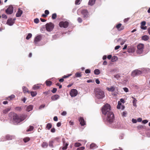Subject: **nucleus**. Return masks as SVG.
<instances>
[{"label":"nucleus","mask_w":150,"mask_h":150,"mask_svg":"<svg viewBox=\"0 0 150 150\" xmlns=\"http://www.w3.org/2000/svg\"><path fill=\"white\" fill-rule=\"evenodd\" d=\"M77 94V91L76 89H72L70 92V94L71 97H74Z\"/></svg>","instance_id":"nucleus-12"},{"label":"nucleus","mask_w":150,"mask_h":150,"mask_svg":"<svg viewBox=\"0 0 150 150\" xmlns=\"http://www.w3.org/2000/svg\"><path fill=\"white\" fill-rule=\"evenodd\" d=\"M15 18L12 19L11 18H9L7 20L6 24L10 26H12L15 23Z\"/></svg>","instance_id":"nucleus-10"},{"label":"nucleus","mask_w":150,"mask_h":150,"mask_svg":"<svg viewBox=\"0 0 150 150\" xmlns=\"http://www.w3.org/2000/svg\"><path fill=\"white\" fill-rule=\"evenodd\" d=\"M63 144L64 146L63 147L62 149L63 150H65L67 148L69 144L68 143H66L65 144V142L64 141L63 142Z\"/></svg>","instance_id":"nucleus-22"},{"label":"nucleus","mask_w":150,"mask_h":150,"mask_svg":"<svg viewBox=\"0 0 150 150\" xmlns=\"http://www.w3.org/2000/svg\"><path fill=\"white\" fill-rule=\"evenodd\" d=\"M40 86L38 85H34L33 87V88L34 90H37L40 88Z\"/></svg>","instance_id":"nucleus-35"},{"label":"nucleus","mask_w":150,"mask_h":150,"mask_svg":"<svg viewBox=\"0 0 150 150\" xmlns=\"http://www.w3.org/2000/svg\"><path fill=\"white\" fill-rule=\"evenodd\" d=\"M30 140V138L29 137H27L23 139V140L24 142L26 143L28 141H29Z\"/></svg>","instance_id":"nucleus-37"},{"label":"nucleus","mask_w":150,"mask_h":150,"mask_svg":"<svg viewBox=\"0 0 150 150\" xmlns=\"http://www.w3.org/2000/svg\"><path fill=\"white\" fill-rule=\"evenodd\" d=\"M57 91V89L56 88H54L52 90V91L53 93H54L56 92Z\"/></svg>","instance_id":"nucleus-52"},{"label":"nucleus","mask_w":150,"mask_h":150,"mask_svg":"<svg viewBox=\"0 0 150 150\" xmlns=\"http://www.w3.org/2000/svg\"><path fill=\"white\" fill-rule=\"evenodd\" d=\"M57 17V15L56 13L52 14V18L53 19H55Z\"/></svg>","instance_id":"nucleus-40"},{"label":"nucleus","mask_w":150,"mask_h":150,"mask_svg":"<svg viewBox=\"0 0 150 150\" xmlns=\"http://www.w3.org/2000/svg\"><path fill=\"white\" fill-rule=\"evenodd\" d=\"M2 18H4L5 19H7V16L5 14H2Z\"/></svg>","instance_id":"nucleus-58"},{"label":"nucleus","mask_w":150,"mask_h":150,"mask_svg":"<svg viewBox=\"0 0 150 150\" xmlns=\"http://www.w3.org/2000/svg\"><path fill=\"white\" fill-rule=\"evenodd\" d=\"M85 72L86 74H88L90 73V70L89 69H86L85 70Z\"/></svg>","instance_id":"nucleus-55"},{"label":"nucleus","mask_w":150,"mask_h":150,"mask_svg":"<svg viewBox=\"0 0 150 150\" xmlns=\"http://www.w3.org/2000/svg\"><path fill=\"white\" fill-rule=\"evenodd\" d=\"M144 47V45L143 44H139L137 46V53L139 54L142 53L143 52Z\"/></svg>","instance_id":"nucleus-7"},{"label":"nucleus","mask_w":150,"mask_h":150,"mask_svg":"<svg viewBox=\"0 0 150 150\" xmlns=\"http://www.w3.org/2000/svg\"><path fill=\"white\" fill-rule=\"evenodd\" d=\"M110 108V105L108 103L104 105L101 108L102 114L104 115H106L109 113V112H111Z\"/></svg>","instance_id":"nucleus-2"},{"label":"nucleus","mask_w":150,"mask_h":150,"mask_svg":"<svg viewBox=\"0 0 150 150\" xmlns=\"http://www.w3.org/2000/svg\"><path fill=\"white\" fill-rule=\"evenodd\" d=\"M13 8L12 5H10L6 10V13L8 14H11L13 11Z\"/></svg>","instance_id":"nucleus-9"},{"label":"nucleus","mask_w":150,"mask_h":150,"mask_svg":"<svg viewBox=\"0 0 150 150\" xmlns=\"http://www.w3.org/2000/svg\"><path fill=\"white\" fill-rule=\"evenodd\" d=\"M42 146L43 148H47L48 146L47 143L45 142H43L42 144Z\"/></svg>","instance_id":"nucleus-29"},{"label":"nucleus","mask_w":150,"mask_h":150,"mask_svg":"<svg viewBox=\"0 0 150 150\" xmlns=\"http://www.w3.org/2000/svg\"><path fill=\"white\" fill-rule=\"evenodd\" d=\"M54 24L51 23H47L46 25V29L48 31H51L54 28Z\"/></svg>","instance_id":"nucleus-6"},{"label":"nucleus","mask_w":150,"mask_h":150,"mask_svg":"<svg viewBox=\"0 0 150 150\" xmlns=\"http://www.w3.org/2000/svg\"><path fill=\"white\" fill-rule=\"evenodd\" d=\"M107 90H108L109 91H115V88L114 86H111L110 88H107Z\"/></svg>","instance_id":"nucleus-26"},{"label":"nucleus","mask_w":150,"mask_h":150,"mask_svg":"<svg viewBox=\"0 0 150 150\" xmlns=\"http://www.w3.org/2000/svg\"><path fill=\"white\" fill-rule=\"evenodd\" d=\"M11 108L9 107L3 110V113L4 114L8 113L11 109Z\"/></svg>","instance_id":"nucleus-24"},{"label":"nucleus","mask_w":150,"mask_h":150,"mask_svg":"<svg viewBox=\"0 0 150 150\" xmlns=\"http://www.w3.org/2000/svg\"><path fill=\"white\" fill-rule=\"evenodd\" d=\"M137 127L139 129H140L145 128V126L143 125H139L137 126Z\"/></svg>","instance_id":"nucleus-38"},{"label":"nucleus","mask_w":150,"mask_h":150,"mask_svg":"<svg viewBox=\"0 0 150 150\" xmlns=\"http://www.w3.org/2000/svg\"><path fill=\"white\" fill-rule=\"evenodd\" d=\"M24 119L22 118H21L16 114H15L13 115V122L17 124L22 121L24 120Z\"/></svg>","instance_id":"nucleus-4"},{"label":"nucleus","mask_w":150,"mask_h":150,"mask_svg":"<svg viewBox=\"0 0 150 150\" xmlns=\"http://www.w3.org/2000/svg\"><path fill=\"white\" fill-rule=\"evenodd\" d=\"M146 24V22L145 21H143L141 22V26H144Z\"/></svg>","instance_id":"nucleus-51"},{"label":"nucleus","mask_w":150,"mask_h":150,"mask_svg":"<svg viewBox=\"0 0 150 150\" xmlns=\"http://www.w3.org/2000/svg\"><path fill=\"white\" fill-rule=\"evenodd\" d=\"M79 120L81 126H84L86 125V122L83 117H80Z\"/></svg>","instance_id":"nucleus-15"},{"label":"nucleus","mask_w":150,"mask_h":150,"mask_svg":"<svg viewBox=\"0 0 150 150\" xmlns=\"http://www.w3.org/2000/svg\"><path fill=\"white\" fill-rule=\"evenodd\" d=\"M33 108V106L32 105H30L27 107L26 110L28 112H29L32 110Z\"/></svg>","instance_id":"nucleus-20"},{"label":"nucleus","mask_w":150,"mask_h":150,"mask_svg":"<svg viewBox=\"0 0 150 150\" xmlns=\"http://www.w3.org/2000/svg\"><path fill=\"white\" fill-rule=\"evenodd\" d=\"M45 83H46V85L47 86H50L51 85L52 82L51 81H46Z\"/></svg>","instance_id":"nucleus-34"},{"label":"nucleus","mask_w":150,"mask_h":150,"mask_svg":"<svg viewBox=\"0 0 150 150\" xmlns=\"http://www.w3.org/2000/svg\"><path fill=\"white\" fill-rule=\"evenodd\" d=\"M39 22V20L38 18H36L34 20V22L36 23H38Z\"/></svg>","instance_id":"nucleus-48"},{"label":"nucleus","mask_w":150,"mask_h":150,"mask_svg":"<svg viewBox=\"0 0 150 150\" xmlns=\"http://www.w3.org/2000/svg\"><path fill=\"white\" fill-rule=\"evenodd\" d=\"M77 21L79 23H81L82 22V19L80 17H79L78 18Z\"/></svg>","instance_id":"nucleus-49"},{"label":"nucleus","mask_w":150,"mask_h":150,"mask_svg":"<svg viewBox=\"0 0 150 150\" xmlns=\"http://www.w3.org/2000/svg\"><path fill=\"white\" fill-rule=\"evenodd\" d=\"M97 147V145L94 143H92L90 145V148L92 149H96Z\"/></svg>","instance_id":"nucleus-21"},{"label":"nucleus","mask_w":150,"mask_h":150,"mask_svg":"<svg viewBox=\"0 0 150 150\" xmlns=\"http://www.w3.org/2000/svg\"><path fill=\"white\" fill-rule=\"evenodd\" d=\"M84 149V147L83 146L78 148L77 150H83Z\"/></svg>","instance_id":"nucleus-53"},{"label":"nucleus","mask_w":150,"mask_h":150,"mask_svg":"<svg viewBox=\"0 0 150 150\" xmlns=\"http://www.w3.org/2000/svg\"><path fill=\"white\" fill-rule=\"evenodd\" d=\"M81 14L83 16V18L86 19L89 16V13L86 9L81 10L80 11Z\"/></svg>","instance_id":"nucleus-5"},{"label":"nucleus","mask_w":150,"mask_h":150,"mask_svg":"<svg viewBox=\"0 0 150 150\" xmlns=\"http://www.w3.org/2000/svg\"><path fill=\"white\" fill-rule=\"evenodd\" d=\"M75 76L76 77H80L82 76L81 73L76 72L75 74Z\"/></svg>","instance_id":"nucleus-33"},{"label":"nucleus","mask_w":150,"mask_h":150,"mask_svg":"<svg viewBox=\"0 0 150 150\" xmlns=\"http://www.w3.org/2000/svg\"><path fill=\"white\" fill-rule=\"evenodd\" d=\"M59 140V139L58 138H56L50 141L49 142V146L51 147H53V143L58 142Z\"/></svg>","instance_id":"nucleus-11"},{"label":"nucleus","mask_w":150,"mask_h":150,"mask_svg":"<svg viewBox=\"0 0 150 150\" xmlns=\"http://www.w3.org/2000/svg\"><path fill=\"white\" fill-rule=\"evenodd\" d=\"M106 120L110 123H111L114 120V115L113 112L111 111L107 114Z\"/></svg>","instance_id":"nucleus-3"},{"label":"nucleus","mask_w":150,"mask_h":150,"mask_svg":"<svg viewBox=\"0 0 150 150\" xmlns=\"http://www.w3.org/2000/svg\"><path fill=\"white\" fill-rule=\"evenodd\" d=\"M52 127V125L51 123H48L47 124L46 127L48 130H49Z\"/></svg>","instance_id":"nucleus-31"},{"label":"nucleus","mask_w":150,"mask_h":150,"mask_svg":"<svg viewBox=\"0 0 150 150\" xmlns=\"http://www.w3.org/2000/svg\"><path fill=\"white\" fill-rule=\"evenodd\" d=\"M23 12V11L21 9V8H19L18 9L17 12L16 14V16L18 17H20L22 14Z\"/></svg>","instance_id":"nucleus-14"},{"label":"nucleus","mask_w":150,"mask_h":150,"mask_svg":"<svg viewBox=\"0 0 150 150\" xmlns=\"http://www.w3.org/2000/svg\"><path fill=\"white\" fill-rule=\"evenodd\" d=\"M12 137L11 136L7 135L6 136V138L7 140H10L12 139Z\"/></svg>","instance_id":"nucleus-44"},{"label":"nucleus","mask_w":150,"mask_h":150,"mask_svg":"<svg viewBox=\"0 0 150 150\" xmlns=\"http://www.w3.org/2000/svg\"><path fill=\"white\" fill-rule=\"evenodd\" d=\"M15 96L14 95H12L7 98V99L9 100H12L15 98Z\"/></svg>","instance_id":"nucleus-23"},{"label":"nucleus","mask_w":150,"mask_h":150,"mask_svg":"<svg viewBox=\"0 0 150 150\" xmlns=\"http://www.w3.org/2000/svg\"><path fill=\"white\" fill-rule=\"evenodd\" d=\"M41 38V36L40 35H38L35 38L34 43L35 44H36L38 43V42H39Z\"/></svg>","instance_id":"nucleus-16"},{"label":"nucleus","mask_w":150,"mask_h":150,"mask_svg":"<svg viewBox=\"0 0 150 150\" xmlns=\"http://www.w3.org/2000/svg\"><path fill=\"white\" fill-rule=\"evenodd\" d=\"M142 74V72L141 71L136 70L132 72V76H136Z\"/></svg>","instance_id":"nucleus-13"},{"label":"nucleus","mask_w":150,"mask_h":150,"mask_svg":"<svg viewBox=\"0 0 150 150\" xmlns=\"http://www.w3.org/2000/svg\"><path fill=\"white\" fill-rule=\"evenodd\" d=\"M123 90L125 91L126 92H127L128 91V89L127 88L125 87L123 88Z\"/></svg>","instance_id":"nucleus-57"},{"label":"nucleus","mask_w":150,"mask_h":150,"mask_svg":"<svg viewBox=\"0 0 150 150\" xmlns=\"http://www.w3.org/2000/svg\"><path fill=\"white\" fill-rule=\"evenodd\" d=\"M80 1V0H76L75 2V4L76 5H78L80 4V3L79 2Z\"/></svg>","instance_id":"nucleus-50"},{"label":"nucleus","mask_w":150,"mask_h":150,"mask_svg":"<svg viewBox=\"0 0 150 150\" xmlns=\"http://www.w3.org/2000/svg\"><path fill=\"white\" fill-rule=\"evenodd\" d=\"M137 100L135 98H134V99L133 100L132 102L133 103V105L134 106H136V102L137 101Z\"/></svg>","instance_id":"nucleus-42"},{"label":"nucleus","mask_w":150,"mask_h":150,"mask_svg":"<svg viewBox=\"0 0 150 150\" xmlns=\"http://www.w3.org/2000/svg\"><path fill=\"white\" fill-rule=\"evenodd\" d=\"M121 103H118V105L117 106V108L118 109H120V106H121Z\"/></svg>","instance_id":"nucleus-56"},{"label":"nucleus","mask_w":150,"mask_h":150,"mask_svg":"<svg viewBox=\"0 0 150 150\" xmlns=\"http://www.w3.org/2000/svg\"><path fill=\"white\" fill-rule=\"evenodd\" d=\"M81 145V144L80 143H76L74 144L75 146L76 147H79Z\"/></svg>","instance_id":"nucleus-45"},{"label":"nucleus","mask_w":150,"mask_h":150,"mask_svg":"<svg viewBox=\"0 0 150 150\" xmlns=\"http://www.w3.org/2000/svg\"><path fill=\"white\" fill-rule=\"evenodd\" d=\"M53 120L55 121H57L58 120V118L57 116H55L53 118Z\"/></svg>","instance_id":"nucleus-63"},{"label":"nucleus","mask_w":150,"mask_h":150,"mask_svg":"<svg viewBox=\"0 0 150 150\" xmlns=\"http://www.w3.org/2000/svg\"><path fill=\"white\" fill-rule=\"evenodd\" d=\"M148 122V121L146 120H143L142 121V123L144 124H146Z\"/></svg>","instance_id":"nucleus-60"},{"label":"nucleus","mask_w":150,"mask_h":150,"mask_svg":"<svg viewBox=\"0 0 150 150\" xmlns=\"http://www.w3.org/2000/svg\"><path fill=\"white\" fill-rule=\"evenodd\" d=\"M71 74H67V75H65L64 76H63L62 77L63 78L65 79V78H68L71 75Z\"/></svg>","instance_id":"nucleus-41"},{"label":"nucleus","mask_w":150,"mask_h":150,"mask_svg":"<svg viewBox=\"0 0 150 150\" xmlns=\"http://www.w3.org/2000/svg\"><path fill=\"white\" fill-rule=\"evenodd\" d=\"M15 109L16 111H19L21 110V108L20 107H17L15 108Z\"/></svg>","instance_id":"nucleus-47"},{"label":"nucleus","mask_w":150,"mask_h":150,"mask_svg":"<svg viewBox=\"0 0 150 150\" xmlns=\"http://www.w3.org/2000/svg\"><path fill=\"white\" fill-rule=\"evenodd\" d=\"M69 23L67 21H61L59 24V25L60 27H63L64 28H67L69 26Z\"/></svg>","instance_id":"nucleus-8"},{"label":"nucleus","mask_w":150,"mask_h":150,"mask_svg":"<svg viewBox=\"0 0 150 150\" xmlns=\"http://www.w3.org/2000/svg\"><path fill=\"white\" fill-rule=\"evenodd\" d=\"M122 24L121 23H119L116 26V27L119 31H121L124 28V26H122Z\"/></svg>","instance_id":"nucleus-17"},{"label":"nucleus","mask_w":150,"mask_h":150,"mask_svg":"<svg viewBox=\"0 0 150 150\" xmlns=\"http://www.w3.org/2000/svg\"><path fill=\"white\" fill-rule=\"evenodd\" d=\"M96 82L97 83V84H99L100 83V81L99 80H98V79H96L95 80Z\"/></svg>","instance_id":"nucleus-62"},{"label":"nucleus","mask_w":150,"mask_h":150,"mask_svg":"<svg viewBox=\"0 0 150 150\" xmlns=\"http://www.w3.org/2000/svg\"><path fill=\"white\" fill-rule=\"evenodd\" d=\"M67 114V112L65 111H64L61 113V115L63 116L66 115Z\"/></svg>","instance_id":"nucleus-59"},{"label":"nucleus","mask_w":150,"mask_h":150,"mask_svg":"<svg viewBox=\"0 0 150 150\" xmlns=\"http://www.w3.org/2000/svg\"><path fill=\"white\" fill-rule=\"evenodd\" d=\"M94 73L96 75H98L100 73V71L98 69H96L94 70Z\"/></svg>","instance_id":"nucleus-32"},{"label":"nucleus","mask_w":150,"mask_h":150,"mask_svg":"<svg viewBox=\"0 0 150 150\" xmlns=\"http://www.w3.org/2000/svg\"><path fill=\"white\" fill-rule=\"evenodd\" d=\"M149 39V38L148 36L147 35H145L143 36L142 37V39L146 41L148 40Z\"/></svg>","instance_id":"nucleus-27"},{"label":"nucleus","mask_w":150,"mask_h":150,"mask_svg":"<svg viewBox=\"0 0 150 150\" xmlns=\"http://www.w3.org/2000/svg\"><path fill=\"white\" fill-rule=\"evenodd\" d=\"M117 60V56H114L112 57L111 59V61L112 62H114L116 61Z\"/></svg>","instance_id":"nucleus-30"},{"label":"nucleus","mask_w":150,"mask_h":150,"mask_svg":"<svg viewBox=\"0 0 150 150\" xmlns=\"http://www.w3.org/2000/svg\"><path fill=\"white\" fill-rule=\"evenodd\" d=\"M51 132H52V133H54L55 132V129L54 128H52L51 130Z\"/></svg>","instance_id":"nucleus-61"},{"label":"nucleus","mask_w":150,"mask_h":150,"mask_svg":"<svg viewBox=\"0 0 150 150\" xmlns=\"http://www.w3.org/2000/svg\"><path fill=\"white\" fill-rule=\"evenodd\" d=\"M132 122L133 123H135L137 122V120L136 119L133 118L132 120Z\"/></svg>","instance_id":"nucleus-64"},{"label":"nucleus","mask_w":150,"mask_h":150,"mask_svg":"<svg viewBox=\"0 0 150 150\" xmlns=\"http://www.w3.org/2000/svg\"><path fill=\"white\" fill-rule=\"evenodd\" d=\"M34 129V127L33 126H30L29 128L26 130L27 132H29L32 131Z\"/></svg>","instance_id":"nucleus-39"},{"label":"nucleus","mask_w":150,"mask_h":150,"mask_svg":"<svg viewBox=\"0 0 150 150\" xmlns=\"http://www.w3.org/2000/svg\"><path fill=\"white\" fill-rule=\"evenodd\" d=\"M30 93L32 96L33 97L35 96L37 94V93L36 91H31Z\"/></svg>","instance_id":"nucleus-36"},{"label":"nucleus","mask_w":150,"mask_h":150,"mask_svg":"<svg viewBox=\"0 0 150 150\" xmlns=\"http://www.w3.org/2000/svg\"><path fill=\"white\" fill-rule=\"evenodd\" d=\"M22 89L24 93H30V91L28 90V89L25 86H23Z\"/></svg>","instance_id":"nucleus-19"},{"label":"nucleus","mask_w":150,"mask_h":150,"mask_svg":"<svg viewBox=\"0 0 150 150\" xmlns=\"http://www.w3.org/2000/svg\"><path fill=\"white\" fill-rule=\"evenodd\" d=\"M96 0H89L88 4L90 6L93 5L95 3Z\"/></svg>","instance_id":"nucleus-25"},{"label":"nucleus","mask_w":150,"mask_h":150,"mask_svg":"<svg viewBox=\"0 0 150 150\" xmlns=\"http://www.w3.org/2000/svg\"><path fill=\"white\" fill-rule=\"evenodd\" d=\"M59 97L60 96L59 95L56 94L52 96L51 97V98L52 100L54 101L58 99Z\"/></svg>","instance_id":"nucleus-18"},{"label":"nucleus","mask_w":150,"mask_h":150,"mask_svg":"<svg viewBox=\"0 0 150 150\" xmlns=\"http://www.w3.org/2000/svg\"><path fill=\"white\" fill-rule=\"evenodd\" d=\"M69 124L71 126H72L74 125V122L73 121L71 120L69 122Z\"/></svg>","instance_id":"nucleus-46"},{"label":"nucleus","mask_w":150,"mask_h":150,"mask_svg":"<svg viewBox=\"0 0 150 150\" xmlns=\"http://www.w3.org/2000/svg\"><path fill=\"white\" fill-rule=\"evenodd\" d=\"M45 14L47 16V15H48L49 14V12L48 10H45Z\"/></svg>","instance_id":"nucleus-54"},{"label":"nucleus","mask_w":150,"mask_h":150,"mask_svg":"<svg viewBox=\"0 0 150 150\" xmlns=\"http://www.w3.org/2000/svg\"><path fill=\"white\" fill-rule=\"evenodd\" d=\"M95 93L96 97L98 99H102L105 96L104 92L99 88L95 89Z\"/></svg>","instance_id":"nucleus-1"},{"label":"nucleus","mask_w":150,"mask_h":150,"mask_svg":"<svg viewBox=\"0 0 150 150\" xmlns=\"http://www.w3.org/2000/svg\"><path fill=\"white\" fill-rule=\"evenodd\" d=\"M134 49L133 47H128V52H132L134 51Z\"/></svg>","instance_id":"nucleus-28"},{"label":"nucleus","mask_w":150,"mask_h":150,"mask_svg":"<svg viewBox=\"0 0 150 150\" xmlns=\"http://www.w3.org/2000/svg\"><path fill=\"white\" fill-rule=\"evenodd\" d=\"M32 36V34L31 33H29L27 36L26 38L27 40H28Z\"/></svg>","instance_id":"nucleus-43"}]
</instances>
